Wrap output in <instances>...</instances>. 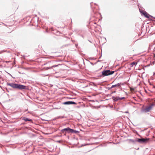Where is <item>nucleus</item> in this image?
Wrapping results in <instances>:
<instances>
[{"mask_svg": "<svg viewBox=\"0 0 155 155\" xmlns=\"http://www.w3.org/2000/svg\"><path fill=\"white\" fill-rule=\"evenodd\" d=\"M50 30H51L52 31H53V28H51L50 29Z\"/></svg>", "mask_w": 155, "mask_h": 155, "instance_id": "nucleus-14", "label": "nucleus"}, {"mask_svg": "<svg viewBox=\"0 0 155 155\" xmlns=\"http://www.w3.org/2000/svg\"><path fill=\"white\" fill-rule=\"evenodd\" d=\"M148 140L149 139L147 138L138 139L137 141L139 143H146Z\"/></svg>", "mask_w": 155, "mask_h": 155, "instance_id": "nucleus-5", "label": "nucleus"}, {"mask_svg": "<svg viewBox=\"0 0 155 155\" xmlns=\"http://www.w3.org/2000/svg\"><path fill=\"white\" fill-rule=\"evenodd\" d=\"M23 120H24L26 121H30V122H31L32 121V120H31V119H29V118H26L25 117H23Z\"/></svg>", "mask_w": 155, "mask_h": 155, "instance_id": "nucleus-9", "label": "nucleus"}, {"mask_svg": "<svg viewBox=\"0 0 155 155\" xmlns=\"http://www.w3.org/2000/svg\"><path fill=\"white\" fill-rule=\"evenodd\" d=\"M154 57H155V54H154Z\"/></svg>", "mask_w": 155, "mask_h": 155, "instance_id": "nucleus-15", "label": "nucleus"}, {"mask_svg": "<svg viewBox=\"0 0 155 155\" xmlns=\"http://www.w3.org/2000/svg\"><path fill=\"white\" fill-rule=\"evenodd\" d=\"M58 66V65H53V66H52L51 68H48V69H50L51 68H52V67H56L57 66Z\"/></svg>", "mask_w": 155, "mask_h": 155, "instance_id": "nucleus-12", "label": "nucleus"}, {"mask_svg": "<svg viewBox=\"0 0 155 155\" xmlns=\"http://www.w3.org/2000/svg\"><path fill=\"white\" fill-rule=\"evenodd\" d=\"M124 98V97H122L121 98H120L119 97H112V99L114 100L115 101H117L118 100H122Z\"/></svg>", "mask_w": 155, "mask_h": 155, "instance_id": "nucleus-7", "label": "nucleus"}, {"mask_svg": "<svg viewBox=\"0 0 155 155\" xmlns=\"http://www.w3.org/2000/svg\"><path fill=\"white\" fill-rule=\"evenodd\" d=\"M114 72V71H110V70H106L102 72V75L104 76H105L112 74Z\"/></svg>", "mask_w": 155, "mask_h": 155, "instance_id": "nucleus-3", "label": "nucleus"}, {"mask_svg": "<svg viewBox=\"0 0 155 155\" xmlns=\"http://www.w3.org/2000/svg\"><path fill=\"white\" fill-rule=\"evenodd\" d=\"M63 104L64 105L76 104V103L73 101H66L63 103Z\"/></svg>", "mask_w": 155, "mask_h": 155, "instance_id": "nucleus-6", "label": "nucleus"}, {"mask_svg": "<svg viewBox=\"0 0 155 155\" xmlns=\"http://www.w3.org/2000/svg\"><path fill=\"white\" fill-rule=\"evenodd\" d=\"M53 31H54V32H53V33L54 34H55L56 35H58L57 34H56V32H55V31H54V30Z\"/></svg>", "mask_w": 155, "mask_h": 155, "instance_id": "nucleus-13", "label": "nucleus"}, {"mask_svg": "<svg viewBox=\"0 0 155 155\" xmlns=\"http://www.w3.org/2000/svg\"><path fill=\"white\" fill-rule=\"evenodd\" d=\"M7 84L13 88L18 89L20 90L25 89L26 87L25 86L13 83H8Z\"/></svg>", "mask_w": 155, "mask_h": 155, "instance_id": "nucleus-1", "label": "nucleus"}, {"mask_svg": "<svg viewBox=\"0 0 155 155\" xmlns=\"http://www.w3.org/2000/svg\"><path fill=\"white\" fill-rule=\"evenodd\" d=\"M137 64V62H133L131 64L132 65V66H133L134 65H136Z\"/></svg>", "mask_w": 155, "mask_h": 155, "instance_id": "nucleus-11", "label": "nucleus"}, {"mask_svg": "<svg viewBox=\"0 0 155 155\" xmlns=\"http://www.w3.org/2000/svg\"><path fill=\"white\" fill-rule=\"evenodd\" d=\"M144 15V16L147 18H149L150 17V15L145 12H143L142 13Z\"/></svg>", "mask_w": 155, "mask_h": 155, "instance_id": "nucleus-8", "label": "nucleus"}, {"mask_svg": "<svg viewBox=\"0 0 155 155\" xmlns=\"http://www.w3.org/2000/svg\"><path fill=\"white\" fill-rule=\"evenodd\" d=\"M153 106L154 104H152L149 106L146 107L145 108L143 109L142 111L144 113L148 112L152 109Z\"/></svg>", "mask_w": 155, "mask_h": 155, "instance_id": "nucleus-2", "label": "nucleus"}, {"mask_svg": "<svg viewBox=\"0 0 155 155\" xmlns=\"http://www.w3.org/2000/svg\"><path fill=\"white\" fill-rule=\"evenodd\" d=\"M120 84L118 83V84H117L112 85V86L111 88H113V87H119L120 86Z\"/></svg>", "mask_w": 155, "mask_h": 155, "instance_id": "nucleus-10", "label": "nucleus"}, {"mask_svg": "<svg viewBox=\"0 0 155 155\" xmlns=\"http://www.w3.org/2000/svg\"><path fill=\"white\" fill-rule=\"evenodd\" d=\"M61 131L63 132H64H64L65 131L68 132L69 133H72L75 132V131H74V130H73L72 129H71L69 127H68L67 128H66L62 130Z\"/></svg>", "mask_w": 155, "mask_h": 155, "instance_id": "nucleus-4", "label": "nucleus"}]
</instances>
